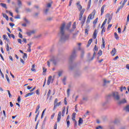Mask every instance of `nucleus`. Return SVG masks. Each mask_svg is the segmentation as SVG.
I'll use <instances>...</instances> for the list:
<instances>
[{
    "instance_id": "f257e3e1",
    "label": "nucleus",
    "mask_w": 129,
    "mask_h": 129,
    "mask_svg": "<svg viewBox=\"0 0 129 129\" xmlns=\"http://www.w3.org/2000/svg\"><path fill=\"white\" fill-rule=\"evenodd\" d=\"M65 27H66V23L65 22L61 24V26L60 28V35L61 37V40L63 41H66V40H68L69 39V35L65 34Z\"/></svg>"
},
{
    "instance_id": "f03ea898",
    "label": "nucleus",
    "mask_w": 129,
    "mask_h": 129,
    "mask_svg": "<svg viewBox=\"0 0 129 129\" xmlns=\"http://www.w3.org/2000/svg\"><path fill=\"white\" fill-rule=\"evenodd\" d=\"M77 6L79 11L80 12L79 14V21H81L82 19V17L83 16V14H84V12H85V9H82V6H81V5L80 4V2H78V3H77Z\"/></svg>"
},
{
    "instance_id": "7ed1b4c3",
    "label": "nucleus",
    "mask_w": 129,
    "mask_h": 129,
    "mask_svg": "<svg viewBox=\"0 0 129 129\" xmlns=\"http://www.w3.org/2000/svg\"><path fill=\"white\" fill-rule=\"evenodd\" d=\"M96 11L95 10H94L88 16L86 21V24L88 25L90 23L91 20H93L94 19V17H95V14Z\"/></svg>"
},
{
    "instance_id": "20e7f679",
    "label": "nucleus",
    "mask_w": 129,
    "mask_h": 129,
    "mask_svg": "<svg viewBox=\"0 0 129 129\" xmlns=\"http://www.w3.org/2000/svg\"><path fill=\"white\" fill-rule=\"evenodd\" d=\"M111 96L113 97L114 99L116 100H118L120 99L119 95L117 92H113L111 94Z\"/></svg>"
},
{
    "instance_id": "39448f33",
    "label": "nucleus",
    "mask_w": 129,
    "mask_h": 129,
    "mask_svg": "<svg viewBox=\"0 0 129 129\" xmlns=\"http://www.w3.org/2000/svg\"><path fill=\"white\" fill-rule=\"evenodd\" d=\"M39 109H40V105H37L36 107L35 113H37L36 115L35 118V121H37V119L38 118V117L39 116V114H40V111H39Z\"/></svg>"
},
{
    "instance_id": "423d86ee",
    "label": "nucleus",
    "mask_w": 129,
    "mask_h": 129,
    "mask_svg": "<svg viewBox=\"0 0 129 129\" xmlns=\"http://www.w3.org/2000/svg\"><path fill=\"white\" fill-rule=\"evenodd\" d=\"M60 105H61V102H58V99L55 98L54 101L53 109H55L57 106H60Z\"/></svg>"
},
{
    "instance_id": "0eeeda50",
    "label": "nucleus",
    "mask_w": 129,
    "mask_h": 129,
    "mask_svg": "<svg viewBox=\"0 0 129 129\" xmlns=\"http://www.w3.org/2000/svg\"><path fill=\"white\" fill-rule=\"evenodd\" d=\"M98 48H97V46L96 45H95L94 48V52L93 55V57L91 58V60L92 61L94 59V57H95V55L96 54V52H95V51H98Z\"/></svg>"
},
{
    "instance_id": "6e6552de",
    "label": "nucleus",
    "mask_w": 129,
    "mask_h": 129,
    "mask_svg": "<svg viewBox=\"0 0 129 129\" xmlns=\"http://www.w3.org/2000/svg\"><path fill=\"white\" fill-rule=\"evenodd\" d=\"M106 18H108V24H109V23H110L111 20H112V16H111V15H110V14L107 13L106 15Z\"/></svg>"
},
{
    "instance_id": "1a4fd4ad",
    "label": "nucleus",
    "mask_w": 129,
    "mask_h": 129,
    "mask_svg": "<svg viewBox=\"0 0 129 129\" xmlns=\"http://www.w3.org/2000/svg\"><path fill=\"white\" fill-rule=\"evenodd\" d=\"M81 24L82 25V27H83L84 25V23H85V21H86V16H84V17L82 19H81Z\"/></svg>"
},
{
    "instance_id": "9d476101",
    "label": "nucleus",
    "mask_w": 129,
    "mask_h": 129,
    "mask_svg": "<svg viewBox=\"0 0 129 129\" xmlns=\"http://www.w3.org/2000/svg\"><path fill=\"white\" fill-rule=\"evenodd\" d=\"M106 7V5H104L102 6V7L101 8V16H102L104 13V9Z\"/></svg>"
},
{
    "instance_id": "9b49d317",
    "label": "nucleus",
    "mask_w": 129,
    "mask_h": 129,
    "mask_svg": "<svg viewBox=\"0 0 129 129\" xmlns=\"http://www.w3.org/2000/svg\"><path fill=\"white\" fill-rule=\"evenodd\" d=\"M111 56H115V54H116V49L115 48H114L110 52Z\"/></svg>"
},
{
    "instance_id": "f8f14e48",
    "label": "nucleus",
    "mask_w": 129,
    "mask_h": 129,
    "mask_svg": "<svg viewBox=\"0 0 129 129\" xmlns=\"http://www.w3.org/2000/svg\"><path fill=\"white\" fill-rule=\"evenodd\" d=\"M124 7V5L122 4L119 7H118L116 12V14L119 13V11H120V10H122Z\"/></svg>"
},
{
    "instance_id": "ddd939ff",
    "label": "nucleus",
    "mask_w": 129,
    "mask_h": 129,
    "mask_svg": "<svg viewBox=\"0 0 129 129\" xmlns=\"http://www.w3.org/2000/svg\"><path fill=\"white\" fill-rule=\"evenodd\" d=\"M61 114H62V112H61V111L58 112V116H57V122H59L60 120H61Z\"/></svg>"
},
{
    "instance_id": "4468645a",
    "label": "nucleus",
    "mask_w": 129,
    "mask_h": 129,
    "mask_svg": "<svg viewBox=\"0 0 129 129\" xmlns=\"http://www.w3.org/2000/svg\"><path fill=\"white\" fill-rule=\"evenodd\" d=\"M97 33H98L97 30L95 29L93 34V39H96V37H97Z\"/></svg>"
},
{
    "instance_id": "2eb2a0df",
    "label": "nucleus",
    "mask_w": 129,
    "mask_h": 129,
    "mask_svg": "<svg viewBox=\"0 0 129 129\" xmlns=\"http://www.w3.org/2000/svg\"><path fill=\"white\" fill-rule=\"evenodd\" d=\"M33 44V42H30L29 43L27 44V45L29 46L28 49L27 50L28 52H31L32 50L31 49V47Z\"/></svg>"
},
{
    "instance_id": "dca6fc26",
    "label": "nucleus",
    "mask_w": 129,
    "mask_h": 129,
    "mask_svg": "<svg viewBox=\"0 0 129 129\" xmlns=\"http://www.w3.org/2000/svg\"><path fill=\"white\" fill-rule=\"evenodd\" d=\"M51 81H52V76H49L47 80V85H50Z\"/></svg>"
},
{
    "instance_id": "f3484780",
    "label": "nucleus",
    "mask_w": 129,
    "mask_h": 129,
    "mask_svg": "<svg viewBox=\"0 0 129 129\" xmlns=\"http://www.w3.org/2000/svg\"><path fill=\"white\" fill-rule=\"evenodd\" d=\"M35 33H36V31L35 30H32L30 32H28L26 33L27 36H31L32 34H35Z\"/></svg>"
},
{
    "instance_id": "a211bd4d",
    "label": "nucleus",
    "mask_w": 129,
    "mask_h": 129,
    "mask_svg": "<svg viewBox=\"0 0 129 129\" xmlns=\"http://www.w3.org/2000/svg\"><path fill=\"white\" fill-rule=\"evenodd\" d=\"M75 116H76V113H73L72 116V119L75 121V122H77L76 120H75Z\"/></svg>"
},
{
    "instance_id": "6ab92c4d",
    "label": "nucleus",
    "mask_w": 129,
    "mask_h": 129,
    "mask_svg": "<svg viewBox=\"0 0 129 129\" xmlns=\"http://www.w3.org/2000/svg\"><path fill=\"white\" fill-rule=\"evenodd\" d=\"M33 94H35V93L34 92L28 93L26 94V95L25 96V97L27 98L29 96H31L33 95Z\"/></svg>"
},
{
    "instance_id": "aec40b11",
    "label": "nucleus",
    "mask_w": 129,
    "mask_h": 129,
    "mask_svg": "<svg viewBox=\"0 0 129 129\" xmlns=\"http://www.w3.org/2000/svg\"><path fill=\"white\" fill-rule=\"evenodd\" d=\"M75 57H76V54L75 51H74L73 52L72 55L71 56V57H70L71 60V59H73V58H74Z\"/></svg>"
},
{
    "instance_id": "412c9836",
    "label": "nucleus",
    "mask_w": 129,
    "mask_h": 129,
    "mask_svg": "<svg viewBox=\"0 0 129 129\" xmlns=\"http://www.w3.org/2000/svg\"><path fill=\"white\" fill-rule=\"evenodd\" d=\"M7 35H8V36L10 38H13V39H15V35L13 34H11L9 33V32H8Z\"/></svg>"
},
{
    "instance_id": "4be33fe9",
    "label": "nucleus",
    "mask_w": 129,
    "mask_h": 129,
    "mask_svg": "<svg viewBox=\"0 0 129 129\" xmlns=\"http://www.w3.org/2000/svg\"><path fill=\"white\" fill-rule=\"evenodd\" d=\"M107 22V19H105L101 26V28H103V27H104V25H105V24H106Z\"/></svg>"
},
{
    "instance_id": "5701e85b",
    "label": "nucleus",
    "mask_w": 129,
    "mask_h": 129,
    "mask_svg": "<svg viewBox=\"0 0 129 129\" xmlns=\"http://www.w3.org/2000/svg\"><path fill=\"white\" fill-rule=\"evenodd\" d=\"M107 22V19H105L101 26V28H103V27H104V25H105V24H106Z\"/></svg>"
},
{
    "instance_id": "b1692460",
    "label": "nucleus",
    "mask_w": 129,
    "mask_h": 129,
    "mask_svg": "<svg viewBox=\"0 0 129 129\" xmlns=\"http://www.w3.org/2000/svg\"><path fill=\"white\" fill-rule=\"evenodd\" d=\"M2 15L3 16V18H5L7 21H9V16H8L7 14L3 13Z\"/></svg>"
},
{
    "instance_id": "393cba45",
    "label": "nucleus",
    "mask_w": 129,
    "mask_h": 129,
    "mask_svg": "<svg viewBox=\"0 0 129 129\" xmlns=\"http://www.w3.org/2000/svg\"><path fill=\"white\" fill-rule=\"evenodd\" d=\"M91 5V0H89V2L88 3V6H87V10H89L90 9V6Z\"/></svg>"
},
{
    "instance_id": "a878e982",
    "label": "nucleus",
    "mask_w": 129,
    "mask_h": 129,
    "mask_svg": "<svg viewBox=\"0 0 129 129\" xmlns=\"http://www.w3.org/2000/svg\"><path fill=\"white\" fill-rule=\"evenodd\" d=\"M114 37L116 39V40H118V39H119V37L118 36V35H117V33H116V32H115L114 33Z\"/></svg>"
},
{
    "instance_id": "bb28decb",
    "label": "nucleus",
    "mask_w": 129,
    "mask_h": 129,
    "mask_svg": "<svg viewBox=\"0 0 129 129\" xmlns=\"http://www.w3.org/2000/svg\"><path fill=\"white\" fill-rule=\"evenodd\" d=\"M10 49H12V47L10 48V46H9V44L7 43V45H6V50H7V52H9Z\"/></svg>"
},
{
    "instance_id": "cd10ccee",
    "label": "nucleus",
    "mask_w": 129,
    "mask_h": 129,
    "mask_svg": "<svg viewBox=\"0 0 129 129\" xmlns=\"http://www.w3.org/2000/svg\"><path fill=\"white\" fill-rule=\"evenodd\" d=\"M31 71L32 72H36V69H35V64H33L32 66V68L31 69Z\"/></svg>"
},
{
    "instance_id": "c85d7f7f",
    "label": "nucleus",
    "mask_w": 129,
    "mask_h": 129,
    "mask_svg": "<svg viewBox=\"0 0 129 129\" xmlns=\"http://www.w3.org/2000/svg\"><path fill=\"white\" fill-rule=\"evenodd\" d=\"M82 123H83V119H82L81 118H79V125H80L82 124Z\"/></svg>"
},
{
    "instance_id": "c756f323",
    "label": "nucleus",
    "mask_w": 129,
    "mask_h": 129,
    "mask_svg": "<svg viewBox=\"0 0 129 129\" xmlns=\"http://www.w3.org/2000/svg\"><path fill=\"white\" fill-rule=\"evenodd\" d=\"M92 43V38H91L89 40L88 42V45L87 46L89 47L90 45H91V43Z\"/></svg>"
},
{
    "instance_id": "7c9ffc66",
    "label": "nucleus",
    "mask_w": 129,
    "mask_h": 129,
    "mask_svg": "<svg viewBox=\"0 0 129 129\" xmlns=\"http://www.w3.org/2000/svg\"><path fill=\"white\" fill-rule=\"evenodd\" d=\"M66 111V108L65 107H64L63 108L62 113V116H64Z\"/></svg>"
},
{
    "instance_id": "2f4dec72",
    "label": "nucleus",
    "mask_w": 129,
    "mask_h": 129,
    "mask_svg": "<svg viewBox=\"0 0 129 129\" xmlns=\"http://www.w3.org/2000/svg\"><path fill=\"white\" fill-rule=\"evenodd\" d=\"M71 27V22H69V23L67 25V27H66L67 30H69Z\"/></svg>"
},
{
    "instance_id": "473e14b6",
    "label": "nucleus",
    "mask_w": 129,
    "mask_h": 129,
    "mask_svg": "<svg viewBox=\"0 0 129 129\" xmlns=\"http://www.w3.org/2000/svg\"><path fill=\"white\" fill-rule=\"evenodd\" d=\"M119 103L120 104L121 103H126V100H125V99H123L119 102Z\"/></svg>"
},
{
    "instance_id": "72a5a7b5",
    "label": "nucleus",
    "mask_w": 129,
    "mask_h": 129,
    "mask_svg": "<svg viewBox=\"0 0 129 129\" xmlns=\"http://www.w3.org/2000/svg\"><path fill=\"white\" fill-rule=\"evenodd\" d=\"M51 94V90H49L47 94V99H49V97H50V95Z\"/></svg>"
},
{
    "instance_id": "f704fd0d",
    "label": "nucleus",
    "mask_w": 129,
    "mask_h": 129,
    "mask_svg": "<svg viewBox=\"0 0 129 129\" xmlns=\"http://www.w3.org/2000/svg\"><path fill=\"white\" fill-rule=\"evenodd\" d=\"M102 44H103V48H105V41H104V39H103V38H102Z\"/></svg>"
},
{
    "instance_id": "c9c22d12",
    "label": "nucleus",
    "mask_w": 129,
    "mask_h": 129,
    "mask_svg": "<svg viewBox=\"0 0 129 129\" xmlns=\"http://www.w3.org/2000/svg\"><path fill=\"white\" fill-rule=\"evenodd\" d=\"M18 1V5L19 7H22V2L21 0H17Z\"/></svg>"
},
{
    "instance_id": "e433bc0d",
    "label": "nucleus",
    "mask_w": 129,
    "mask_h": 129,
    "mask_svg": "<svg viewBox=\"0 0 129 129\" xmlns=\"http://www.w3.org/2000/svg\"><path fill=\"white\" fill-rule=\"evenodd\" d=\"M0 5L2 7H3V8H5V9H7V5L6 4L1 3Z\"/></svg>"
},
{
    "instance_id": "4c0bfd02",
    "label": "nucleus",
    "mask_w": 129,
    "mask_h": 129,
    "mask_svg": "<svg viewBox=\"0 0 129 129\" xmlns=\"http://www.w3.org/2000/svg\"><path fill=\"white\" fill-rule=\"evenodd\" d=\"M98 55L99 56H101V55H102V50H99V51L98 52Z\"/></svg>"
},
{
    "instance_id": "58836bf2",
    "label": "nucleus",
    "mask_w": 129,
    "mask_h": 129,
    "mask_svg": "<svg viewBox=\"0 0 129 129\" xmlns=\"http://www.w3.org/2000/svg\"><path fill=\"white\" fill-rule=\"evenodd\" d=\"M97 21H98V18H97L93 22V24L94 25H96V23H97Z\"/></svg>"
},
{
    "instance_id": "ea45409f",
    "label": "nucleus",
    "mask_w": 129,
    "mask_h": 129,
    "mask_svg": "<svg viewBox=\"0 0 129 129\" xmlns=\"http://www.w3.org/2000/svg\"><path fill=\"white\" fill-rule=\"evenodd\" d=\"M50 62H52V63H53L54 65H56V64H57V62H56V61H55V60L50 59Z\"/></svg>"
},
{
    "instance_id": "a19ab883",
    "label": "nucleus",
    "mask_w": 129,
    "mask_h": 129,
    "mask_svg": "<svg viewBox=\"0 0 129 129\" xmlns=\"http://www.w3.org/2000/svg\"><path fill=\"white\" fill-rule=\"evenodd\" d=\"M125 109L126 111H127L128 112H129V105H127L125 107Z\"/></svg>"
},
{
    "instance_id": "79ce46f5",
    "label": "nucleus",
    "mask_w": 129,
    "mask_h": 129,
    "mask_svg": "<svg viewBox=\"0 0 129 129\" xmlns=\"http://www.w3.org/2000/svg\"><path fill=\"white\" fill-rule=\"evenodd\" d=\"M67 121V127H69L70 126V121L68 120Z\"/></svg>"
},
{
    "instance_id": "37998d69",
    "label": "nucleus",
    "mask_w": 129,
    "mask_h": 129,
    "mask_svg": "<svg viewBox=\"0 0 129 129\" xmlns=\"http://www.w3.org/2000/svg\"><path fill=\"white\" fill-rule=\"evenodd\" d=\"M36 94H37V95H40V90L39 89H37L36 91Z\"/></svg>"
},
{
    "instance_id": "c03bdc74",
    "label": "nucleus",
    "mask_w": 129,
    "mask_h": 129,
    "mask_svg": "<svg viewBox=\"0 0 129 129\" xmlns=\"http://www.w3.org/2000/svg\"><path fill=\"white\" fill-rule=\"evenodd\" d=\"M7 91L8 92V94L10 98H12V94H11V92L10 91V90H7Z\"/></svg>"
},
{
    "instance_id": "a18cd8bd",
    "label": "nucleus",
    "mask_w": 129,
    "mask_h": 129,
    "mask_svg": "<svg viewBox=\"0 0 129 129\" xmlns=\"http://www.w3.org/2000/svg\"><path fill=\"white\" fill-rule=\"evenodd\" d=\"M67 94H68V97H69L70 95V89H68L67 90Z\"/></svg>"
},
{
    "instance_id": "49530a36",
    "label": "nucleus",
    "mask_w": 129,
    "mask_h": 129,
    "mask_svg": "<svg viewBox=\"0 0 129 129\" xmlns=\"http://www.w3.org/2000/svg\"><path fill=\"white\" fill-rule=\"evenodd\" d=\"M102 30L101 31V34H103V33H104V32H105V27H103L102 28Z\"/></svg>"
},
{
    "instance_id": "de8ad7c7",
    "label": "nucleus",
    "mask_w": 129,
    "mask_h": 129,
    "mask_svg": "<svg viewBox=\"0 0 129 129\" xmlns=\"http://www.w3.org/2000/svg\"><path fill=\"white\" fill-rule=\"evenodd\" d=\"M6 78L8 83H10V79L9 78V76H8V75H6Z\"/></svg>"
},
{
    "instance_id": "09e8293b",
    "label": "nucleus",
    "mask_w": 129,
    "mask_h": 129,
    "mask_svg": "<svg viewBox=\"0 0 129 129\" xmlns=\"http://www.w3.org/2000/svg\"><path fill=\"white\" fill-rule=\"evenodd\" d=\"M73 29H76V22H74L73 25Z\"/></svg>"
},
{
    "instance_id": "8fccbe9b",
    "label": "nucleus",
    "mask_w": 129,
    "mask_h": 129,
    "mask_svg": "<svg viewBox=\"0 0 129 129\" xmlns=\"http://www.w3.org/2000/svg\"><path fill=\"white\" fill-rule=\"evenodd\" d=\"M110 81H106V80L104 79V84H106V83H110Z\"/></svg>"
},
{
    "instance_id": "3c124183",
    "label": "nucleus",
    "mask_w": 129,
    "mask_h": 129,
    "mask_svg": "<svg viewBox=\"0 0 129 129\" xmlns=\"http://www.w3.org/2000/svg\"><path fill=\"white\" fill-rule=\"evenodd\" d=\"M23 54H24V56H23V58L25 59V58H27L28 55L27 54V53H24Z\"/></svg>"
},
{
    "instance_id": "603ef678",
    "label": "nucleus",
    "mask_w": 129,
    "mask_h": 129,
    "mask_svg": "<svg viewBox=\"0 0 129 129\" xmlns=\"http://www.w3.org/2000/svg\"><path fill=\"white\" fill-rule=\"evenodd\" d=\"M62 73H63V71H59L58 72V76H59V77H60V76H62Z\"/></svg>"
},
{
    "instance_id": "864d4df0",
    "label": "nucleus",
    "mask_w": 129,
    "mask_h": 129,
    "mask_svg": "<svg viewBox=\"0 0 129 129\" xmlns=\"http://www.w3.org/2000/svg\"><path fill=\"white\" fill-rule=\"evenodd\" d=\"M3 38L4 39V40H6V41H8V38H7V35H3Z\"/></svg>"
},
{
    "instance_id": "5fc2aeb1",
    "label": "nucleus",
    "mask_w": 129,
    "mask_h": 129,
    "mask_svg": "<svg viewBox=\"0 0 129 129\" xmlns=\"http://www.w3.org/2000/svg\"><path fill=\"white\" fill-rule=\"evenodd\" d=\"M66 81V77H64L63 79L62 80L63 83L64 85H66V83L65 82Z\"/></svg>"
},
{
    "instance_id": "6e6d98bb",
    "label": "nucleus",
    "mask_w": 129,
    "mask_h": 129,
    "mask_svg": "<svg viewBox=\"0 0 129 129\" xmlns=\"http://www.w3.org/2000/svg\"><path fill=\"white\" fill-rule=\"evenodd\" d=\"M45 111H46V109H45L42 111V114H41V118H43V117L44 116V113H45Z\"/></svg>"
},
{
    "instance_id": "4d7b16f0",
    "label": "nucleus",
    "mask_w": 129,
    "mask_h": 129,
    "mask_svg": "<svg viewBox=\"0 0 129 129\" xmlns=\"http://www.w3.org/2000/svg\"><path fill=\"white\" fill-rule=\"evenodd\" d=\"M24 21H25L27 24H29V20H28L26 17L24 18Z\"/></svg>"
},
{
    "instance_id": "13d9d810",
    "label": "nucleus",
    "mask_w": 129,
    "mask_h": 129,
    "mask_svg": "<svg viewBox=\"0 0 129 129\" xmlns=\"http://www.w3.org/2000/svg\"><path fill=\"white\" fill-rule=\"evenodd\" d=\"M19 37L21 39H23V35H22V34H21V32H19Z\"/></svg>"
},
{
    "instance_id": "bf43d9fd",
    "label": "nucleus",
    "mask_w": 129,
    "mask_h": 129,
    "mask_svg": "<svg viewBox=\"0 0 129 129\" xmlns=\"http://www.w3.org/2000/svg\"><path fill=\"white\" fill-rule=\"evenodd\" d=\"M118 33H119V34H121V29H120V28H118Z\"/></svg>"
},
{
    "instance_id": "052dcab7",
    "label": "nucleus",
    "mask_w": 129,
    "mask_h": 129,
    "mask_svg": "<svg viewBox=\"0 0 129 129\" xmlns=\"http://www.w3.org/2000/svg\"><path fill=\"white\" fill-rule=\"evenodd\" d=\"M46 72H47V69L43 68V73H46Z\"/></svg>"
},
{
    "instance_id": "680f3d73",
    "label": "nucleus",
    "mask_w": 129,
    "mask_h": 129,
    "mask_svg": "<svg viewBox=\"0 0 129 129\" xmlns=\"http://www.w3.org/2000/svg\"><path fill=\"white\" fill-rule=\"evenodd\" d=\"M9 25H10V27H12V28H13V27H14L15 26V24H14L13 23H9Z\"/></svg>"
},
{
    "instance_id": "e2e57ef3",
    "label": "nucleus",
    "mask_w": 129,
    "mask_h": 129,
    "mask_svg": "<svg viewBox=\"0 0 129 129\" xmlns=\"http://www.w3.org/2000/svg\"><path fill=\"white\" fill-rule=\"evenodd\" d=\"M85 34H86V35H88V29H86L85 30Z\"/></svg>"
},
{
    "instance_id": "0e129e2a",
    "label": "nucleus",
    "mask_w": 129,
    "mask_h": 129,
    "mask_svg": "<svg viewBox=\"0 0 129 129\" xmlns=\"http://www.w3.org/2000/svg\"><path fill=\"white\" fill-rule=\"evenodd\" d=\"M48 12H49V9H46L44 11V13L46 15H47V14H48Z\"/></svg>"
},
{
    "instance_id": "69168bd1",
    "label": "nucleus",
    "mask_w": 129,
    "mask_h": 129,
    "mask_svg": "<svg viewBox=\"0 0 129 129\" xmlns=\"http://www.w3.org/2000/svg\"><path fill=\"white\" fill-rule=\"evenodd\" d=\"M18 43H20V44H22V39H18Z\"/></svg>"
},
{
    "instance_id": "338daca9",
    "label": "nucleus",
    "mask_w": 129,
    "mask_h": 129,
    "mask_svg": "<svg viewBox=\"0 0 129 129\" xmlns=\"http://www.w3.org/2000/svg\"><path fill=\"white\" fill-rule=\"evenodd\" d=\"M52 5L51 4V3H48L47 4V8H51Z\"/></svg>"
},
{
    "instance_id": "774afa93",
    "label": "nucleus",
    "mask_w": 129,
    "mask_h": 129,
    "mask_svg": "<svg viewBox=\"0 0 129 129\" xmlns=\"http://www.w3.org/2000/svg\"><path fill=\"white\" fill-rule=\"evenodd\" d=\"M129 22V12H128V15L127 16V23H128Z\"/></svg>"
}]
</instances>
